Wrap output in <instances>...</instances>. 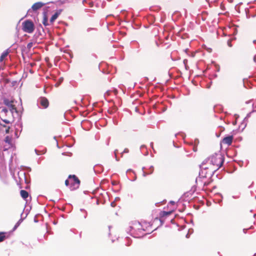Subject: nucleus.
<instances>
[{
  "label": "nucleus",
  "instance_id": "nucleus-1",
  "mask_svg": "<svg viewBox=\"0 0 256 256\" xmlns=\"http://www.w3.org/2000/svg\"><path fill=\"white\" fill-rule=\"evenodd\" d=\"M221 163V158L218 155H212L203 162L200 166V168L202 169L208 168V167L206 166V164H210L212 166H216V167L219 168L222 164Z\"/></svg>",
  "mask_w": 256,
  "mask_h": 256
},
{
  "label": "nucleus",
  "instance_id": "nucleus-2",
  "mask_svg": "<svg viewBox=\"0 0 256 256\" xmlns=\"http://www.w3.org/2000/svg\"><path fill=\"white\" fill-rule=\"evenodd\" d=\"M130 232L132 234L137 235L138 236H140L142 231L144 230L142 224L138 221L132 222L130 226Z\"/></svg>",
  "mask_w": 256,
  "mask_h": 256
},
{
  "label": "nucleus",
  "instance_id": "nucleus-3",
  "mask_svg": "<svg viewBox=\"0 0 256 256\" xmlns=\"http://www.w3.org/2000/svg\"><path fill=\"white\" fill-rule=\"evenodd\" d=\"M69 179L70 182V188L73 190L79 187L80 181L75 175H70Z\"/></svg>",
  "mask_w": 256,
  "mask_h": 256
},
{
  "label": "nucleus",
  "instance_id": "nucleus-4",
  "mask_svg": "<svg viewBox=\"0 0 256 256\" xmlns=\"http://www.w3.org/2000/svg\"><path fill=\"white\" fill-rule=\"evenodd\" d=\"M22 30L30 34L34 30V25L32 22L27 20L22 23Z\"/></svg>",
  "mask_w": 256,
  "mask_h": 256
},
{
  "label": "nucleus",
  "instance_id": "nucleus-5",
  "mask_svg": "<svg viewBox=\"0 0 256 256\" xmlns=\"http://www.w3.org/2000/svg\"><path fill=\"white\" fill-rule=\"evenodd\" d=\"M10 110L5 107H0V117L3 122L5 124H9L10 123V120L4 118L6 116L12 115L13 114H10Z\"/></svg>",
  "mask_w": 256,
  "mask_h": 256
},
{
  "label": "nucleus",
  "instance_id": "nucleus-6",
  "mask_svg": "<svg viewBox=\"0 0 256 256\" xmlns=\"http://www.w3.org/2000/svg\"><path fill=\"white\" fill-rule=\"evenodd\" d=\"M4 142L6 143V144L4 146V150H6L12 147V137L10 136H6L4 140Z\"/></svg>",
  "mask_w": 256,
  "mask_h": 256
},
{
  "label": "nucleus",
  "instance_id": "nucleus-7",
  "mask_svg": "<svg viewBox=\"0 0 256 256\" xmlns=\"http://www.w3.org/2000/svg\"><path fill=\"white\" fill-rule=\"evenodd\" d=\"M4 103L8 106V108L10 110V114H13L14 112L17 113V110L16 107L12 104V102H9L8 100H4Z\"/></svg>",
  "mask_w": 256,
  "mask_h": 256
},
{
  "label": "nucleus",
  "instance_id": "nucleus-8",
  "mask_svg": "<svg viewBox=\"0 0 256 256\" xmlns=\"http://www.w3.org/2000/svg\"><path fill=\"white\" fill-rule=\"evenodd\" d=\"M38 102L43 108H47L49 105L48 99L44 97L40 98L38 100Z\"/></svg>",
  "mask_w": 256,
  "mask_h": 256
},
{
  "label": "nucleus",
  "instance_id": "nucleus-9",
  "mask_svg": "<svg viewBox=\"0 0 256 256\" xmlns=\"http://www.w3.org/2000/svg\"><path fill=\"white\" fill-rule=\"evenodd\" d=\"M44 5V3H42V2H38L35 4H34L32 6V10L30 9L28 13H30L31 12L32 10L33 11H36L38 10L40 8L42 7Z\"/></svg>",
  "mask_w": 256,
  "mask_h": 256
},
{
  "label": "nucleus",
  "instance_id": "nucleus-10",
  "mask_svg": "<svg viewBox=\"0 0 256 256\" xmlns=\"http://www.w3.org/2000/svg\"><path fill=\"white\" fill-rule=\"evenodd\" d=\"M232 139H233L232 136H228L224 138L223 139L222 142H223V143L226 144L228 146H230L232 143Z\"/></svg>",
  "mask_w": 256,
  "mask_h": 256
},
{
  "label": "nucleus",
  "instance_id": "nucleus-11",
  "mask_svg": "<svg viewBox=\"0 0 256 256\" xmlns=\"http://www.w3.org/2000/svg\"><path fill=\"white\" fill-rule=\"evenodd\" d=\"M0 130L4 132L6 134L9 133L10 127L9 126H6L5 124H2L0 122Z\"/></svg>",
  "mask_w": 256,
  "mask_h": 256
},
{
  "label": "nucleus",
  "instance_id": "nucleus-12",
  "mask_svg": "<svg viewBox=\"0 0 256 256\" xmlns=\"http://www.w3.org/2000/svg\"><path fill=\"white\" fill-rule=\"evenodd\" d=\"M21 196L24 199L26 200L28 196V192L25 190H21L20 192Z\"/></svg>",
  "mask_w": 256,
  "mask_h": 256
},
{
  "label": "nucleus",
  "instance_id": "nucleus-13",
  "mask_svg": "<svg viewBox=\"0 0 256 256\" xmlns=\"http://www.w3.org/2000/svg\"><path fill=\"white\" fill-rule=\"evenodd\" d=\"M173 212V210H170L169 212L162 211L160 213V216H165L170 215Z\"/></svg>",
  "mask_w": 256,
  "mask_h": 256
},
{
  "label": "nucleus",
  "instance_id": "nucleus-14",
  "mask_svg": "<svg viewBox=\"0 0 256 256\" xmlns=\"http://www.w3.org/2000/svg\"><path fill=\"white\" fill-rule=\"evenodd\" d=\"M173 212V210H170L169 212L162 211L160 213V216H165L170 215Z\"/></svg>",
  "mask_w": 256,
  "mask_h": 256
},
{
  "label": "nucleus",
  "instance_id": "nucleus-15",
  "mask_svg": "<svg viewBox=\"0 0 256 256\" xmlns=\"http://www.w3.org/2000/svg\"><path fill=\"white\" fill-rule=\"evenodd\" d=\"M58 15L59 13L58 12H56L54 14H53L50 19V22L52 24L54 21L58 18Z\"/></svg>",
  "mask_w": 256,
  "mask_h": 256
},
{
  "label": "nucleus",
  "instance_id": "nucleus-16",
  "mask_svg": "<svg viewBox=\"0 0 256 256\" xmlns=\"http://www.w3.org/2000/svg\"><path fill=\"white\" fill-rule=\"evenodd\" d=\"M8 50L4 52L0 57V62H2L4 59L8 55Z\"/></svg>",
  "mask_w": 256,
  "mask_h": 256
},
{
  "label": "nucleus",
  "instance_id": "nucleus-17",
  "mask_svg": "<svg viewBox=\"0 0 256 256\" xmlns=\"http://www.w3.org/2000/svg\"><path fill=\"white\" fill-rule=\"evenodd\" d=\"M42 24L45 26H48L49 24L48 22V18H46V16H44V19H43V20H42Z\"/></svg>",
  "mask_w": 256,
  "mask_h": 256
},
{
  "label": "nucleus",
  "instance_id": "nucleus-18",
  "mask_svg": "<svg viewBox=\"0 0 256 256\" xmlns=\"http://www.w3.org/2000/svg\"><path fill=\"white\" fill-rule=\"evenodd\" d=\"M22 219H20L17 222L16 224V225L14 226V230L16 229L18 226L22 222Z\"/></svg>",
  "mask_w": 256,
  "mask_h": 256
},
{
  "label": "nucleus",
  "instance_id": "nucleus-19",
  "mask_svg": "<svg viewBox=\"0 0 256 256\" xmlns=\"http://www.w3.org/2000/svg\"><path fill=\"white\" fill-rule=\"evenodd\" d=\"M5 238V236L4 233H0V242L4 240Z\"/></svg>",
  "mask_w": 256,
  "mask_h": 256
},
{
  "label": "nucleus",
  "instance_id": "nucleus-20",
  "mask_svg": "<svg viewBox=\"0 0 256 256\" xmlns=\"http://www.w3.org/2000/svg\"><path fill=\"white\" fill-rule=\"evenodd\" d=\"M65 184L66 186H68L69 184L70 185V182L69 178L68 180H66V181H65Z\"/></svg>",
  "mask_w": 256,
  "mask_h": 256
},
{
  "label": "nucleus",
  "instance_id": "nucleus-21",
  "mask_svg": "<svg viewBox=\"0 0 256 256\" xmlns=\"http://www.w3.org/2000/svg\"><path fill=\"white\" fill-rule=\"evenodd\" d=\"M32 46H33V44H32V42H30V43H28V45H27V48H30Z\"/></svg>",
  "mask_w": 256,
  "mask_h": 256
},
{
  "label": "nucleus",
  "instance_id": "nucleus-22",
  "mask_svg": "<svg viewBox=\"0 0 256 256\" xmlns=\"http://www.w3.org/2000/svg\"><path fill=\"white\" fill-rule=\"evenodd\" d=\"M94 28H89L86 30L87 32H90L91 30H95Z\"/></svg>",
  "mask_w": 256,
  "mask_h": 256
},
{
  "label": "nucleus",
  "instance_id": "nucleus-23",
  "mask_svg": "<svg viewBox=\"0 0 256 256\" xmlns=\"http://www.w3.org/2000/svg\"><path fill=\"white\" fill-rule=\"evenodd\" d=\"M228 45L230 46V47H232V44H231V42L230 40H228Z\"/></svg>",
  "mask_w": 256,
  "mask_h": 256
},
{
  "label": "nucleus",
  "instance_id": "nucleus-24",
  "mask_svg": "<svg viewBox=\"0 0 256 256\" xmlns=\"http://www.w3.org/2000/svg\"><path fill=\"white\" fill-rule=\"evenodd\" d=\"M149 174H150V173H146V172H143L142 176H146L147 175H148Z\"/></svg>",
  "mask_w": 256,
  "mask_h": 256
},
{
  "label": "nucleus",
  "instance_id": "nucleus-25",
  "mask_svg": "<svg viewBox=\"0 0 256 256\" xmlns=\"http://www.w3.org/2000/svg\"><path fill=\"white\" fill-rule=\"evenodd\" d=\"M128 148H125L123 152L124 153H128Z\"/></svg>",
  "mask_w": 256,
  "mask_h": 256
},
{
  "label": "nucleus",
  "instance_id": "nucleus-26",
  "mask_svg": "<svg viewBox=\"0 0 256 256\" xmlns=\"http://www.w3.org/2000/svg\"><path fill=\"white\" fill-rule=\"evenodd\" d=\"M253 107H254V111H256V104H253Z\"/></svg>",
  "mask_w": 256,
  "mask_h": 256
},
{
  "label": "nucleus",
  "instance_id": "nucleus-27",
  "mask_svg": "<svg viewBox=\"0 0 256 256\" xmlns=\"http://www.w3.org/2000/svg\"><path fill=\"white\" fill-rule=\"evenodd\" d=\"M150 169H152V170H151V172H150V174H152V172H153V170H154V168H153V166H151L150 167Z\"/></svg>",
  "mask_w": 256,
  "mask_h": 256
},
{
  "label": "nucleus",
  "instance_id": "nucleus-28",
  "mask_svg": "<svg viewBox=\"0 0 256 256\" xmlns=\"http://www.w3.org/2000/svg\"><path fill=\"white\" fill-rule=\"evenodd\" d=\"M169 204H175V202L174 201H170Z\"/></svg>",
  "mask_w": 256,
  "mask_h": 256
},
{
  "label": "nucleus",
  "instance_id": "nucleus-29",
  "mask_svg": "<svg viewBox=\"0 0 256 256\" xmlns=\"http://www.w3.org/2000/svg\"><path fill=\"white\" fill-rule=\"evenodd\" d=\"M117 151H118L117 150H116L114 151V154H115V156H116V152H117Z\"/></svg>",
  "mask_w": 256,
  "mask_h": 256
},
{
  "label": "nucleus",
  "instance_id": "nucleus-30",
  "mask_svg": "<svg viewBox=\"0 0 256 256\" xmlns=\"http://www.w3.org/2000/svg\"><path fill=\"white\" fill-rule=\"evenodd\" d=\"M111 206H114V202H112V203H111Z\"/></svg>",
  "mask_w": 256,
  "mask_h": 256
},
{
  "label": "nucleus",
  "instance_id": "nucleus-31",
  "mask_svg": "<svg viewBox=\"0 0 256 256\" xmlns=\"http://www.w3.org/2000/svg\"><path fill=\"white\" fill-rule=\"evenodd\" d=\"M186 238H189V234H188H188H186Z\"/></svg>",
  "mask_w": 256,
  "mask_h": 256
},
{
  "label": "nucleus",
  "instance_id": "nucleus-32",
  "mask_svg": "<svg viewBox=\"0 0 256 256\" xmlns=\"http://www.w3.org/2000/svg\"><path fill=\"white\" fill-rule=\"evenodd\" d=\"M132 172V170H130V169H129L127 170V172Z\"/></svg>",
  "mask_w": 256,
  "mask_h": 256
},
{
  "label": "nucleus",
  "instance_id": "nucleus-33",
  "mask_svg": "<svg viewBox=\"0 0 256 256\" xmlns=\"http://www.w3.org/2000/svg\"><path fill=\"white\" fill-rule=\"evenodd\" d=\"M134 180H133L132 181L135 180L136 179V176L134 177Z\"/></svg>",
  "mask_w": 256,
  "mask_h": 256
},
{
  "label": "nucleus",
  "instance_id": "nucleus-34",
  "mask_svg": "<svg viewBox=\"0 0 256 256\" xmlns=\"http://www.w3.org/2000/svg\"><path fill=\"white\" fill-rule=\"evenodd\" d=\"M134 180H133L132 181L135 180L136 179V176L134 177Z\"/></svg>",
  "mask_w": 256,
  "mask_h": 256
},
{
  "label": "nucleus",
  "instance_id": "nucleus-35",
  "mask_svg": "<svg viewBox=\"0 0 256 256\" xmlns=\"http://www.w3.org/2000/svg\"><path fill=\"white\" fill-rule=\"evenodd\" d=\"M247 230H246V229H244V233L246 232V231Z\"/></svg>",
  "mask_w": 256,
  "mask_h": 256
},
{
  "label": "nucleus",
  "instance_id": "nucleus-36",
  "mask_svg": "<svg viewBox=\"0 0 256 256\" xmlns=\"http://www.w3.org/2000/svg\"><path fill=\"white\" fill-rule=\"evenodd\" d=\"M150 146H152H152H153V143H152H152L150 144Z\"/></svg>",
  "mask_w": 256,
  "mask_h": 256
},
{
  "label": "nucleus",
  "instance_id": "nucleus-37",
  "mask_svg": "<svg viewBox=\"0 0 256 256\" xmlns=\"http://www.w3.org/2000/svg\"><path fill=\"white\" fill-rule=\"evenodd\" d=\"M253 42H254V43L256 44V40H254Z\"/></svg>",
  "mask_w": 256,
  "mask_h": 256
},
{
  "label": "nucleus",
  "instance_id": "nucleus-38",
  "mask_svg": "<svg viewBox=\"0 0 256 256\" xmlns=\"http://www.w3.org/2000/svg\"><path fill=\"white\" fill-rule=\"evenodd\" d=\"M118 198H116V200H118Z\"/></svg>",
  "mask_w": 256,
  "mask_h": 256
},
{
  "label": "nucleus",
  "instance_id": "nucleus-39",
  "mask_svg": "<svg viewBox=\"0 0 256 256\" xmlns=\"http://www.w3.org/2000/svg\"><path fill=\"white\" fill-rule=\"evenodd\" d=\"M118 198H116V200H118Z\"/></svg>",
  "mask_w": 256,
  "mask_h": 256
},
{
  "label": "nucleus",
  "instance_id": "nucleus-40",
  "mask_svg": "<svg viewBox=\"0 0 256 256\" xmlns=\"http://www.w3.org/2000/svg\"><path fill=\"white\" fill-rule=\"evenodd\" d=\"M118 198H116V200H118Z\"/></svg>",
  "mask_w": 256,
  "mask_h": 256
}]
</instances>
